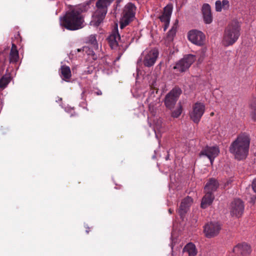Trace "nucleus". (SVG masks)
I'll return each instance as SVG.
<instances>
[{"label": "nucleus", "mask_w": 256, "mask_h": 256, "mask_svg": "<svg viewBox=\"0 0 256 256\" xmlns=\"http://www.w3.org/2000/svg\"><path fill=\"white\" fill-rule=\"evenodd\" d=\"M192 203V199L188 196L182 200L178 210V213L182 218H184L185 214L189 210Z\"/></svg>", "instance_id": "obj_13"}, {"label": "nucleus", "mask_w": 256, "mask_h": 256, "mask_svg": "<svg viewBox=\"0 0 256 256\" xmlns=\"http://www.w3.org/2000/svg\"><path fill=\"white\" fill-rule=\"evenodd\" d=\"M60 25L69 30H76L84 27V20L80 10L72 8L60 18Z\"/></svg>", "instance_id": "obj_2"}, {"label": "nucleus", "mask_w": 256, "mask_h": 256, "mask_svg": "<svg viewBox=\"0 0 256 256\" xmlns=\"http://www.w3.org/2000/svg\"><path fill=\"white\" fill-rule=\"evenodd\" d=\"M168 212L170 213V214H172L173 212H174V210L172 208H170L168 210Z\"/></svg>", "instance_id": "obj_35"}, {"label": "nucleus", "mask_w": 256, "mask_h": 256, "mask_svg": "<svg viewBox=\"0 0 256 256\" xmlns=\"http://www.w3.org/2000/svg\"><path fill=\"white\" fill-rule=\"evenodd\" d=\"M250 144V136L246 133H241L230 147V152L238 160L246 158L248 154Z\"/></svg>", "instance_id": "obj_1"}, {"label": "nucleus", "mask_w": 256, "mask_h": 256, "mask_svg": "<svg viewBox=\"0 0 256 256\" xmlns=\"http://www.w3.org/2000/svg\"><path fill=\"white\" fill-rule=\"evenodd\" d=\"M136 6L132 3H128L124 7L123 16L120 20V28H123L132 22L134 17Z\"/></svg>", "instance_id": "obj_4"}, {"label": "nucleus", "mask_w": 256, "mask_h": 256, "mask_svg": "<svg viewBox=\"0 0 256 256\" xmlns=\"http://www.w3.org/2000/svg\"><path fill=\"white\" fill-rule=\"evenodd\" d=\"M60 70V76L62 80L66 82H68L72 76L71 71L70 67L67 66L63 65L61 66Z\"/></svg>", "instance_id": "obj_20"}, {"label": "nucleus", "mask_w": 256, "mask_h": 256, "mask_svg": "<svg viewBox=\"0 0 256 256\" xmlns=\"http://www.w3.org/2000/svg\"><path fill=\"white\" fill-rule=\"evenodd\" d=\"M220 150L216 146H206L204 148L200 153V156H206L210 160V164H213L214 158L218 155Z\"/></svg>", "instance_id": "obj_9"}, {"label": "nucleus", "mask_w": 256, "mask_h": 256, "mask_svg": "<svg viewBox=\"0 0 256 256\" xmlns=\"http://www.w3.org/2000/svg\"><path fill=\"white\" fill-rule=\"evenodd\" d=\"M213 115H214V113H213V112H212V113L210 114V116H213Z\"/></svg>", "instance_id": "obj_38"}, {"label": "nucleus", "mask_w": 256, "mask_h": 256, "mask_svg": "<svg viewBox=\"0 0 256 256\" xmlns=\"http://www.w3.org/2000/svg\"><path fill=\"white\" fill-rule=\"evenodd\" d=\"M182 110V105L179 103L178 106L172 112V116L174 118H177L181 114Z\"/></svg>", "instance_id": "obj_26"}, {"label": "nucleus", "mask_w": 256, "mask_h": 256, "mask_svg": "<svg viewBox=\"0 0 256 256\" xmlns=\"http://www.w3.org/2000/svg\"><path fill=\"white\" fill-rule=\"evenodd\" d=\"M256 196H253V197H252V202H254V200H256Z\"/></svg>", "instance_id": "obj_36"}, {"label": "nucleus", "mask_w": 256, "mask_h": 256, "mask_svg": "<svg viewBox=\"0 0 256 256\" xmlns=\"http://www.w3.org/2000/svg\"><path fill=\"white\" fill-rule=\"evenodd\" d=\"M184 252H188L189 256H196L197 254L196 246L192 243L188 244L184 247Z\"/></svg>", "instance_id": "obj_21"}, {"label": "nucleus", "mask_w": 256, "mask_h": 256, "mask_svg": "<svg viewBox=\"0 0 256 256\" xmlns=\"http://www.w3.org/2000/svg\"><path fill=\"white\" fill-rule=\"evenodd\" d=\"M86 232L87 234H88L89 232V230H86Z\"/></svg>", "instance_id": "obj_37"}, {"label": "nucleus", "mask_w": 256, "mask_h": 256, "mask_svg": "<svg viewBox=\"0 0 256 256\" xmlns=\"http://www.w3.org/2000/svg\"><path fill=\"white\" fill-rule=\"evenodd\" d=\"M204 20L206 24H210L212 21L210 6L208 4H204L202 7Z\"/></svg>", "instance_id": "obj_16"}, {"label": "nucleus", "mask_w": 256, "mask_h": 256, "mask_svg": "<svg viewBox=\"0 0 256 256\" xmlns=\"http://www.w3.org/2000/svg\"><path fill=\"white\" fill-rule=\"evenodd\" d=\"M172 10V6L170 4L167 5L164 8L162 14L159 17L160 20L164 23L170 22Z\"/></svg>", "instance_id": "obj_18"}, {"label": "nucleus", "mask_w": 256, "mask_h": 256, "mask_svg": "<svg viewBox=\"0 0 256 256\" xmlns=\"http://www.w3.org/2000/svg\"><path fill=\"white\" fill-rule=\"evenodd\" d=\"M219 186L218 182L214 178H210L204 186L205 192L213 194Z\"/></svg>", "instance_id": "obj_17"}, {"label": "nucleus", "mask_w": 256, "mask_h": 256, "mask_svg": "<svg viewBox=\"0 0 256 256\" xmlns=\"http://www.w3.org/2000/svg\"><path fill=\"white\" fill-rule=\"evenodd\" d=\"M240 24L236 20L230 22L226 27L223 38V42L226 46L233 44L240 36Z\"/></svg>", "instance_id": "obj_3"}, {"label": "nucleus", "mask_w": 256, "mask_h": 256, "mask_svg": "<svg viewBox=\"0 0 256 256\" xmlns=\"http://www.w3.org/2000/svg\"><path fill=\"white\" fill-rule=\"evenodd\" d=\"M250 115L253 120L256 121V97L254 98L250 104Z\"/></svg>", "instance_id": "obj_23"}, {"label": "nucleus", "mask_w": 256, "mask_h": 256, "mask_svg": "<svg viewBox=\"0 0 256 256\" xmlns=\"http://www.w3.org/2000/svg\"><path fill=\"white\" fill-rule=\"evenodd\" d=\"M205 111V106L202 102H197L193 106L192 110L190 112V119L196 124H198Z\"/></svg>", "instance_id": "obj_8"}, {"label": "nucleus", "mask_w": 256, "mask_h": 256, "mask_svg": "<svg viewBox=\"0 0 256 256\" xmlns=\"http://www.w3.org/2000/svg\"><path fill=\"white\" fill-rule=\"evenodd\" d=\"M156 82H153L150 86V88H151V94H154V91L156 90V92L157 94L158 92V89L156 87Z\"/></svg>", "instance_id": "obj_29"}, {"label": "nucleus", "mask_w": 256, "mask_h": 256, "mask_svg": "<svg viewBox=\"0 0 256 256\" xmlns=\"http://www.w3.org/2000/svg\"><path fill=\"white\" fill-rule=\"evenodd\" d=\"M214 196L213 194L206 192L205 195L202 198L201 202V208H206L210 206L214 201Z\"/></svg>", "instance_id": "obj_19"}, {"label": "nucleus", "mask_w": 256, "mask_h": 256, "mask_svg": "<svg viewBox=\"0 0 256 256\" xmlns=\"http://www.w3.org/2000/svg\"><path fill=\"white\" fill-rule=\"evenodd\" d=\"M18 51L16 46L15 44H13L11 48L10 52Z\"/></svg>", "instance_id": "obj_32"}, {"label": "nucleus", "mask_w": 256, "mask_h": 256, "mask_svg": "<svg viewBox=\"0 0 256 256\" xmlns=\"http://www.w3.org/2000/svg\"><path fill=\"white\" fill-rule=\"evenodd\" d=\"M107 40L110 47L112 49L117 48L118 46V42L120 40V36L117 28L112 31L111 34L107 38Z\"/></svg>", "instance_id": "obj_14"}, {"label": "nucleus", "mask_w": 256, "mask_h": 256, "mask_svg": "<svg viewBox=\"0 0 256 256\" xmlns=\"http://www.w3.org/2000/svg\"><path fill=\"white\" fill-rule=\"evenodd\" d=\"M12 79L10 74L3 76L0 79V88H4Z\"/></svg>", "instance_id": "obj_22"}, {"label": "nucleus", "mask_w": 256, "mask_h": 256, "mask_svg": "<svg viewBox=\"0 0 256 256\" xmlns=\"http://www.w3.org/2000/svg\"><path fill=\"white\" fill-rule=\"evenodd\" d=\"M78 52H80V49H78Z\"/></svg>", "instance_id": "obj_39"}, {"label": "nucleus", "mask_w": 256, "mask_h": 256, "mask_svg": "<svg viewBox=\"0 0 256 256\" xmlns=\"http://www.w3.org/2000/svg\"><path fill=\"white\" fill-rule=\"evenodd\" d=\"M19 58L18 51L10 52V62L16 63Z\"/></svg>", "instance_id": "obj_25"}, {"label": "nucleus", "mask_w": 256, "mask_h": 256, "mask_svg": "<svg viewBox=\"0 0 256 256\" xmlns=\"http://www.w3.org/2000/svg\"><path fill=\"white\" fill-rule=\"evenodd\" d=\"M88 43L91 45L92 48L97 50L98 48V44L95 35H90L88 38Z\"/></svg>", "instance_id": "obj_24"}, {"label": "nucleus", "mask_w": 256, "mask_h": 256, "mask_svg": "<svg viewBox=\"0 0 256 256\" xmlns=\"http://www.w3.org/2000/svg\"><path fill=\"white\" fill-rule=\"evenodd\" d=\"M233 252L238 256H246L250 253L251 248L247 244L242 243L235 246L233 248Z\"/></svg>", "instance_id": "obj_15"}, {"label": "nucleus", "mask_w": 256, "mask_h": 256, "mask_svg": "<svg viewBox=\"0 0 256 256\" xmlns=\"http://www.w3.org/2000/svg\"><path fill=\"white\" fill-rule=\"evenodd\" d=\"M176 32V28L173 26L171 29L170 30H169V32H168V36H173L174 34Z\"/></svg>", "instance_id": "obj_30"}, {"label": "nucleus", "mask_w": 256, "mask_h": 256, "mask_svg": "<svg viewBox=\"0 0 256 256\" xmlns=\"http://www.w3.org/2000/svg\"><path fill=\"white\" fill-rule=\"evenodd\" d=\"M188 40L195 44L202 46L204 43V34L202 32L196 30H190L188 32Z\"/></svg>", "instance_id": "obj_10"}, {"label": "nucleus", "mask_w": 256, "mask_h": 256, "mask_svg": "<svg viewBox=\"0 0 256 256\" xmlns=\"http://www.w3.org/2000/svg\"><path fill=\"white\" fill-rule=\"evenodd\" d=\"M182 93L180 88L177 86L174 88L165 97L164 104L166 107L169 109L172 108Z\"/></svg>", "instance_id": "obj_6"}, {"label": "nucleus", "mask_w": 256, "mask_h": 256, "mask_svg": "<svg viewBox=\"0 0 256 256\" xmlns=\"http://www.w3.org/2000/svg\"><path fill=\"white\" fill-rule=\"evenodd\" d=\"M216 10L218 12L222 11V4L220 0H216L215 4Z\"/></svg>", "instance_id": "obj_27"}, {"label": "nucleus", "mask_w": 256, "mask_h": 256, "mask_svg": "<svg viewBox=\"0 0 256 256\" xmlns=\"http://www.w3.org/2000/svg\"><path fill=\"white\" fill-rule=\"evenodd\" d=\"M222 7L224 10H228L230 8V2L228 0H222Z\"/></svg>", "instance_id": "obj_28"}, {"label": "nucleus", "mask_w": 256, "mask_h": 256, "mask_svg": "<svg viewBox=\"0 0 256 256\" xmlns=\"http://www.w3.org/2000/svg\"><path fill=\"white\" fill-rule=\"evenodd\" d=\"M158 56V52L156 49H153L149 51L144 56V64L147 67L152 66L156 62Z\"/></svg>", "instance_id": "obj_12"}, {"label": "nucleus", "mask_w": 256, "mask_h": 256, "mask_svg": "<svg viewBox=\"0 0 256 256\" xmlns=\"http://www.w3.org/2000/svg\"><path fill=\"white\" fill-rule=\"evenodd\" d=\"M170 22H164V30L165 32L169 26Z\"/></svg>", "instance_id": "obj_33"}, {"label": "nucleus", "mask_w": 256, "mask_h": 256, "mask_svg": "<svg viewBox=\"0 0 256 256\" xmlns=\"http://www.w3.org/2000/svg\"><path fill=\"white\" fill-rule=\"evenodd\" d=\"M252 188L254 191L256 192V178L254 180L252 183Z\"/></svg>", "instance_id": "obj_31"}, {"label": "nucleus", "mask_w": 256, "mask_h": 256, "mask_svg": "<svg viewBox=\"0 0 256 256\" xmlns=\"http://www.w3.org/2000/svg\"><path fill=\"white\" fill-rule=\"evenodd\" d=\"M94 93L98 96H100L102 94V92L100 90H98L97 91L94 92Z\"/></svg>", "instance_id": "obj_34"}, {"label": "nucleus", "mask_w": 256, "mask_h": 256, "mask_svg": "<svg viewBox=\"0 0 256 256\" xmlns=\"http://www.w3.org/2000/svg\"><path fill=\"white\" fill-rule=\"evenodd\" d=\"M222 226L218 222H210L206 224L204 227L205 236L208 238L217 236L222 230Z\"/></svg>", "instance_id": "obj_7"}, {"label": "nucleus", "mask_w": 256, "mask_h": 256, "mask_svg": "<svg viewBox=\"0 0 256 256\" xmlns=\"http://www.w3.org/2000/svg\"><path fill=\"white\" fill-rule=\"evenodd\" d=\"M196 60V58L193 54H187L178 62L173 68L176 72H182L186 71Z\"/></svg>", "instance_id": "obj_5"}, {"label": "nucleus", "mask_w": 256, "mask_h": 256, "mask_svg": "<svg viewBox=\"0 0 256 256\" xmlns=\"http://www.w3.org/2000/svg\"><path fill=\"white\" fill-rule=\"evenodd\" d=\"M244 204L242 200L239 198L235 199L231 203L230 214L236 217L240 216L243 214Z\"/></svg>", "instance_id": "obj_11"}]
</instances>
